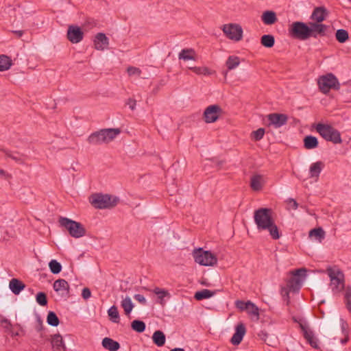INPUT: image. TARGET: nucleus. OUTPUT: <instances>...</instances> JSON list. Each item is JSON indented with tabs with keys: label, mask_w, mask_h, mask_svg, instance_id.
<instances>
[{
	"label": "nucleus",
	"mask_w": 351,
	"mask_h": 351,
	"mask_svg": "<svg viewBox=\"0 0 351 351\" xmlns=\"http://www.w3.org/2000/svg\"><path fill=\"white\" fill-rule=\"evenodd\" d=\"M263 178L261 175H254L251 178L250 186L255 191H260L263 187Z\"/></svg>",
	"instance_id": "obj_31"
},
{
	"label": "nucleus",
	"mask_w": 351,
	"mask_h": 351,
	"mask_svg": "<svg viewBox=\"0 0 351 351\" xmlns=\"http://www.w3.org/2000/svg\"><path fill=\"white\" fill-rule=\"evenodd\" d=\"M51 344L53 351L66 350V346L63 341L62 337L59 333L51 336Z\"/></svg>",
	"instance_id": "obj_21"
},
{
	"label": "nucleus",
	"mask_w": 351,
	"mask_h": 351,
	"mask_svg": "<svg viewBox=\"0 0 351 351\" xmlns=\"http://www.w3.org/2000/svg\"><path fill=\"white\" fill-rule=\"evenodd\" d=\"M258 337L269 346L276 347L278 343V337L275 335L267 333L265 330H261L258 333Z\"/></svg>",
	"instance_id": "obj_18"
},
{
	"label": "nucleus",
	"mask_w": 351,
	"mask_h": 351,
	"mask_svg": "<svg viewBox=\"0 0 351 351\" xmlns=\"http://www.w3.org/2000/svg\"><path fill=\"white\" fill-rule=\"evenodd\" d=\"M246 311H247V313L249 314L256 315L258 317L259 309H258V306H256L253 302H252V306H249V308L246 309Z\"/></svg>",
	"instance_id": "obj_50"
},
{
	"label": "nucleus",
	"mask_w": 351,
	"mask_h": 351,
	"mask_svg": "<svg viewBox=\"0 0 351 351\" xmlns=\"http://www.w3.org/2000/svg\"><path fill=\"white\" fill-rule=\"evenodd\" d=\"M9 287L15 295L19 294L25 287V285L17 278H12L10 281Z\"/></svg>",
	"instance_id": "obj_25"
},
{
	"label": "nucleus",
	"mask_w": 351,
	"mask_h": 351,
	"mask_svg": "<svg viewBox=\"0 0 351 351\" xmlns=\"http://www.w3.org/2000/svg\"><path fill=\"white\" fill-rule=\"evenodd\" d=\"M10 333H11L12 337H16V336H19V333L18 332H14L12 330V332H10Z\"/></svg>",
	"instance_id": "obj_61"
},
{
	"label": "nucleus",
	"mask_w": 351,
	"mask_h": 351,
	"mask_svg": "<svg viewBox=\"0 0 351 351\" xmlns=\"http://www.w3.org/2000/svg\"><path fill=\"white\" fill-rule=\"evenodd\" d=\"M306 269L300 268L291 271L292 276L287 282V288L283 289L282 293L285 291V294L288 295V289L293 293L298 292L302 287L306 276Z\"/></svg>",
	"instance_id": "obj_4"
},
{
	"label": "nucleus",
	"mask_w": 351,
	"mask_h": 351,
	"mask_svg": "<svg viewBox=\"0 0 351 351\" xmlns=\"http://www.w3.org/2000/svg\"><path fill=\"white\" fill-rule=\"evenodd\" d=\"M36 302L42 306H45L47 304V297L44 292H38L36 295Z\"/></svg>",
	"instance_id": "obj_46"
},
{
	"label": "nucleus",
	"mask_w": 351,
	"mask_h": 351,
	"mask_svg": "<svg viewBox=\"0 0 351 351\" xmlns=\"http://www.w3.org/2000/svg\"><path fill=\"white\" fill-rule=\"evenodd\" d=\"M131 328L136 332L141 333L145 331L146 328L145 323L139 319H134L131 323Z\"/></svg>",
	"instance_id": "obj_37"
},
{
	"label": "nucleus",
	"mask_w": 351,
	"mask_h": 351,
	"mask_svg": "<svg viewBox=\"0 0 351 351\" xmlns=\"http://www.w3.org/2000/svg\"><path fill=\"white\" fill-rule=\"evenodd\" d=\"M215 294V291L209 289H202L195 293L194 298L197 300H202L213 297Z\"/></svg>",
	"instance_id": "obj_32"
},
{
	"label": "nucleus",
	"mask_w": 351,
	"mask_h": 351,
	"mask_svg": "<svg viewBox=\"0 0 351 351\" xmlns=\"http://www.w3.org/2000/svg\"><path fill=\"white\" fill-rule=\"evenodd\" d=\"M91 296V291L90 290V289L87 288V287H85L82 289V297L84 299V300H88V298H90Z\"/></svg>",
	"instance_id": "obj_52"
},
{
	"label": "nucleus",
	"mask_w": 351,
	"mask_h": 351,
	"mask_svg": "<svg viewBox=\"0 0 351 351\" xmlns=\"http://www.w3.org/2000/svg\"><path fill=\"white\" fill-rule=\"evenodd\" d=\"M223 32L230 40L239 41L243 37V29L241 25L237 24L224 25Z\"/></svg>",
	"instance_id": "obj_11"
},
{
	"label": "nucleus",
	"mask_w": 351,
	"mask_h": 351,
	"mask_svg": "<svg viewBox=\"0 0 351 351\" xmlns=\"http://www.w3.org/2000/svg\"><path fill=\"white\" fill-rule=\"evenodd\" d=\"M344 301L348 311L351 313V288L350 287L346 289Z\"/></svg>",
	"instance_id": "obj_45"
},
{
	"label": "nucleus",
	"mask_w": 351,
	"mask_h": 351,
	"mask_svg": "<svg viewBox=\"0 0 351 351\" xmlns=\"http://www.w3.org/2000/svg\"><path fill=\"white\" fill-rule=\"evenodd\" d=\"M335 37L337 40L340 43H344L349 38V34L348 31L343 29H339L337 30L335 33Z\"/></svg>",
	"instance_id": "obj_40"
},
{
	"label": "nucleus",
	"mask_w": 351,
	"mask_h": 351,
	"mask_svg": "<svg viewBox=\"0 0 351 351\" xmlns=\"http://www.w3.org/2000/svg\"><path fill=\"white\" fill-rule=\"evenodd\" d=\"M235 306L241 311H246V309L249 308V306H252V302L251 301L244 302L242 300H237Z\"/></svg>",
	"instance_id": "obj_48"
},
{
	"label": "nucleus",
	"mask_w": 351,
	"mask_h": 351,
	"mask_svg": "<svg viewBox=\"0 0 351 351\" xmlns=\"http://www.w3.org/2000/svg\"><path fill=\"white\" fill-rule=\"evenodd\" d=\"M347 341H348V339H344L341 340V343H346Z\"/></svg>",
	"instance_id": "obj_64"
},
{
	"label": "nucleus",
	"mask_w": 351,
	"mask_h": 351,
	"mask_svg": "<svg viewBox=\"0 0 351 351\" xmlns=\"http://www.w3.org/2000/svg\"><path fill=\"white\" fill-rule=\"evenodd\" d=\"M308 27L310 29V37L317 38L318 36H324L326 34V31L328 26L321 23L310 22L308 23Z\"/></svg>",
	"instance_id": "obj_15"
},
{
	"label": "nucleus",
	"mask_w": 351,
	"mask_h": 351,
	"mask_svg": "<svg viewBox=\"0 0 351 351\" xmlns=\"http://www.w3.org/2000/svg\"><path fill=\"white\" fill-rule=\"evenodd\" d=\"M152 341L158 347H161L165 343V335L161 330H156L152 335Z\"/></svg>",
	"instance_id": "obj_29"
},
{
	"label": "nucleus",
	"mask_w": 351,
	"mask_h": 351,
	"mask_svg": "<svg viewBox=\"0 0 351 351\" xmlns=\"http://www.w3.org/2000/svg\"><path fill=\"white\" fill-rule=\"evenodd\" d=\"M170 351H185L184 349L181 348H175L173 349H171Z\"/></svg>",
	"instance_id": "obj_60"
},
{
	"label": "nucleus",
	"mask_w": 351,
	"mask_h": 351,
	"mask_svg": "<svg viewBox=\"0 0 351 351\" xmlns=\"http://www.w3.org/2000/svg\"><path fill=\"white\" fill-rule=\"evenodd\" d=\"M264 134H265V129L263 128H261L255 131H253L252 133V136L254 141H258L263 138Z\"/></svg>",
	"instance_id": "obj_49"
},
{
	"label": "nucleus",
	"mask_w": 351,
	"mask_h": 351,
	"mask_svg": "<svg viewBox=\"0 0 351 351\" xmlns=\"http://www.w3.org/2000/svg\"><path fill=\"white\" fill-rule=\"evenodd\" d=\"M14 33L18 36V37H21L23 34V31L22 30H17L14 31Z\"/></svg>",
	"instance_id": "obj_59"
},
{
	"label": "nucleus",
	"mask_w": 351,
	"mask_h": 351,
	"mask_svg": "<svg viewBox=\"0 0 351 351\" xmlns=\"http://www.w3.org/2000/svg\"><path fill=\"white\" fill-rule=\"evenodd\" d=\"M38 324L36 326V330L38 332H41L44 329V327H43V322H42V320L40 319V317L38 318Z\"/></svg>",
	"instance_id": "obj_56"
},
{
	"label": "nucleus",
	"mask_w": 351,
	"mask_h": 351,
	"mask_svg": "<svg viewBox=\"0 0 351 351\" xmlns=\"http://www.w3.org/2000/svg\"><path fill=\"white\" fill-rule=\"evenodd\" d=\"M195 51L192 49H182L179 55L178 58L179 59H182L184 60H195L194 57Z\"/></svg>",
	"instance_id": "obj_36"
},
{
	"label": "nucleus",
	"mask_w": 351,
	"mask_h": 351,
	"mask_svg": "<svg viewBox=\"0 0 351 351\" xmlns=\"http://www.w3.org/2000/svg\"><path fill=\"white\" fill-rule=\"evenodd\" d=\"M266 230H268L270 236L273 239H278L280 237V234L279 233L278 228L276 225L274 221H273L270 226L266 228Z\"/></svg>",
	"instance_id": "obj_42"
},
{
	"label": "nucleus",
	"mask_w": 351,
	"mask_h": 351,
	"mask_svg": "<svg viewBox=\"0 0 351 351\" xmlns=\"http://www.w3.org/2000/svg\"><path fill=\"white\" fill-rule=\"evenodd\" d=\"M261 19L267 25L274 24L278 20L276 13L271 10L265 11L261 16Z\"/></svg>",
	"instance_id": "obj_26"
},
{
	"label": "nucleus",
	"mask_w": 351,
	"mask_h": 351,
	"mask_svg": "<svg viewBox=\"0 0 351 351\" xmlns=\"http://www.w3.org/2000/svg\"><path fill=\"white\" fill-rule=\"evenodd\" d=\"M317 132L326 141L334 144L342 143L341 133L330 124L318 123L315 125Z\"/></svg>",
	"instance_id": "obj_3"
},
{
	"label": "nucleus",
	"mask_w": 351,
	"mask_h": 351,
	"mask_svg": "<svg viewBox=\"0 0 351 351\" xmlns=\"http://www.w3.org/2000/svg\"><path fill=\"white\" fill-rule=\"evenodd\" d=\"M245 332L246 328L245 325L243 323L238 324L235 328V332L230 339V342L234 346L240 344Z\"/></svg>",
	"instance_id": "obj_17"
},
{
	"label": "nucleus",
	"mask_w": 351,
	"mask_h": 351,
	"mask_svg": "<svg viewBox=\"0 0 351 351\" xmlns=\"http://www.w3.org/2000/svg\"><path fill=\"white\" fill-rule=\"evenodd\" d=\"M67 39L72 43H78L82 40L84 38V32L77 25L69 26L67 34Z\"/></svg>",
	"instance_id": "obj_13"
},
{
	"label": "nucleus",
	"mask_w": 351,
	"mask_h": 351,
	"mask_svg": "<svg viewBox=\"0 0 351 351\" xmlns=\"http://www.w3.org/2000/svg\"><path fill=\"white\" fill-rule=\"evenodd\" d=\"M47 322L49 325L56 327L60 324V319L53 311H49L47 316Z\"/></svg>",
	"instance_id": "obj_41"
},
{
	"label": "nucleus",
	"mask_w": 351,
	"mask_h": 351,
	"mask_svg": "<svg viewBox=\"0 0 351 351\" xmlns=\"http://www.w3.org/2000/svg\"><path fill=\"white\" fill-rule=\"evenodd\" d=\"M159 88H160V86H158L156 88H154V90H153V91H154V93H156V92L159 90Z\"/></svg>",
	"instance_id": "obj_63"
},
{
	"label": "nucleus",
	"mask_w": 351,
	"mask_h": 351,
	"mask_svg": "<svg viewBox=\"0 0 351 351\" xmlns=\"http://www.w3.org/2000/svg\"><path fill=\"white\" fill-rule=\"evenodd\" d=\"M308 24L296 21L292 23L289 29L290 36L296 39L305 40L310 38Z\"/></svg>",
	"instance_id": "obj_10"
},
{
	"label": "nucleus",
	"mask_w": 351,
	"mask_h": 351,
	"mask_svg": "<svg viewBox=\"0 0 351 351\" xmlns=\"http://www.w3.org/2000/svg\"><path fill=\"white\" fill-rule=\"evenodd\" d=\"M221 112L222 109L218 105H211L208 106L204 112L205 122L210 123L217 121Z\"/></svg>",
	"instance_id": "obj_12"
},
{
	"label": "nucleus",
	"mask_w": 351,
	"mask_h": 351,
	"mask_svg": "<svg viewBox=\"0 0 351 351\" xmlns=\"http://www.w3.org/2000/svg\"><path fill=\"white\" fill-rule=\"evenodd\" d=\"M59 223L62 227L68 230L69 234L73 238H80L86 234V229L80 222L67 217H60Z\"/></svg>",
	"instance_id": "obj_5"
},
{
	"label": "nucleus",
	"mask_w": 351,
	"mask_h": 351,
	"mask_svg": "<svg viewBox=\"0 0 351 351\" xmlns=\"http://www.w3.org/2000/svg\"><path fill=\"white\" fill-rule=\"evenodd\" d=\"M108 315L109 317V319L115 324H119L120 322V316L118 311V308L117 306L113 305L108 310Z\"/></svg>",
	"instance_id": "obj_30"
},
{
	"label": "nucleus",
	"mask_w": 351,
	"mask_h": 351,
	"mask_svg": "<svg viewBox=\"0 0 351 351\" xmlns=\"http://www.w3.org/2000/svg\"><path fill=\"white\" fill-rule=\"evenodd\" d=\"M108 38L104 33H97L94 40L95 47L97 50H104L108 46Z\"/></svg>",
	"instance_id": "obj_19"
},
{
	"label": "nucleus",
	"mask_w": 351,
	"mask_h": 351,
	"mask_svg": "<svg viewBox=\"0 0 351 351\" xmlns=\"http://www.w3.org/2000/svg\"><path fill=\"white\" fill-rule=\"evenodd\" d=\"M326 272L330 278L331 289L334 293H339L344 289V274L341 270L337 267H329Z\"/></svg>",
	"instance_id": "obj_7"
},
{
	"label": "nucleus",
	"mask_w": 351,
	"mask_h": 351,
	"mask_svg": "<svg viewBox=\"0 0 351 351\" xmlns=\"http://www.w3.org/2000/svg\"><path fill=\"white\" fill-rule=\"evenodd\" d=\"M3 327L5 329L6 331L10 332H12V325L11 323H10V325L9 324H6V325H2Z\"/></svg>",
	"instance_id": "obj_57"
},
{
	"label": "nucleus",
	"mask_w": 351,
	"mask_h": 351,
	"mask_svg": "<svg viewBox=\"0 0 351 351\" xmlns=\"http://www.w3.org/2000/svg\"><path fill=\"white\" fill-rule=\"evenodd\" d=\"M1 150L5 153L7 157L10 158L11 159H12L19 164L24 163L26 159V156L19 152H12L6 149H1Z\"/></svg>",
	"instance_id": "obj_23"
},
{
	"label": "nucleus",
	"mask_w": 351,
	"mask_h": 351,
	"mask_svg": "<svg viewBox=\"0 0 351 351\" xmlns=\"http://www.w3.org/2000/svg\"><path fill=\"white\" fill-rule=\"evenodd\" d=\"M134 298L138 301V302H140L141 304H146V299L145 298L141 295V294H135L134 295Z\"/></svg>",
	"instance_id": "obj_53"
},
{
	"label": "nucleus",
	"mask_w": 351,
	"mask_h": 351,
	"mask_svg": "<svg viewBox=\"0 0 351 351\" xmlns=\"http://www.w3.org/2000/svg\"><path fill=\"white\" fill-rule=\"evenodd\" d=\"M153 292L158 295V299L160 300L159 301V303L164 306L165 305V302H164V300L163 298L165 297H168V298H170V294L168 292V291L165 290V289H160L158 287H156L154 290H153Z\"/></svg>",
	"instance_id": "obj_39"
},
{
	"label": "nucleus",
	"mask_w": 351,
	"mask_h": 351,
	"mask_svg": "<svg viewBox=\"0 0 351 351\" xmlns=\"http://www.w3.org/2000/svg\"><path fill=\"white\" fill-rule=\"evenodd\" d=\"M10 323H11L10 322V320H8L7 318H2L1 320V325H6V324H9L10 325Z\"/></svg>",
	"instance_id": "obj_58"
},
{
	"label": "nucleus",
	"mask_w": 351,
	"mask_h": 351,
	"mask_svg": "<svg viewBox=\"0 0 351 351\" xmlns=\"http://www.w3.org/2000/svg\"><path fill=\"white\" fill-rule=\"evenodd\" d=\"M101 345L105 349L109 351H117L120 348L119 343L110 337L104 338Z\"/></svg>",
	"instance_id": "obj_24"
},
{
	"label": "nucleus",
	"mask_w": 351,
	"mask_h": 351,
	"mask_svg": "<svg viewBox=\"0 0 351 351\" xmlns=\"http://www.w3.org/2000/svg\"><path fill=\"white\" fill-rule=\"evenodd\" d=\"M195 262L204 266H214L217 263V256L210 251L199 247L193 252Z\"/></svg>",
	"instance_id": "obj_9"
},
{
	"label": "nucleus",
	"mask_w": 351,
	"mask_h": 351,
	"mask_svg": "<svg viewBox=\"0 0 351 351\" xmlns=\"http://www.w3.org/2000/svg\"><path fill=\"white\" fill-rule=\"evenodd\" d=\"M53 288L55 291L60 293L62 297H69V285L64 279L56 280L53 285Z\"/></svg>",
	"instance_id": "obj_16"
},
{
	"label": "nucleus",
	"mask_w": 351,
	"mask_h": 351,
	"mask_svg": "<svg viewBox=\"0 0 351 351\" xmlns=\"http://www.w3.org/2000/svg\"><path fill=\"white\" fill-rule=\"evenodd\" d=\"M126 104L129 106V108L134 110L136 108V101L134 99L130 98L126 102Z\"/></svg>",
	"instance_id": "obj_54"
},
{
	"label": "nucleus",
	"mask_w": 351,
	"mask_h": 351,
	"mask_svg": "<svg viewBox=\"0 0 351 351\" xmlns=\"http://www.w3.org/2000/svg\"><path fill=\"white\" fill-rule=\"evenodd\" d=\"M254 222L259 231L266 230L271 223L274 221L271 216V209L261 208L254 211Z\"/></svg>",
	"instance_id": "obj_6"
},
{
	"label": "nucleus",
	"mask_w": 351,
	"mask_h": 351,
	"mask_svg": "<svg viewBox=\"0 0 351 351\" xmlns=\"http://www.w3.org/2000/svg\"><path fill=\"white\" fill-rule=\"evenodd\" d=\"M120 133L121 130L119 128L101 129L90 134L87 138V142L92 145L108 144L112 141Z\"/></svg>",
	"instance_id": "obj_1"
},
{
	"label": "nucleus",
	"mask_w": 351,
	"mask_h": 351,
	"mask_svg": "<svg viewBox=\"0 0 351 351\" xmlns=\"http://www.w3.org/2000/svg\"><path fill=\"white\" fill-rule=\"evenodd\" d=\"M128 73L130 76L134 75H140L141 71L138 68L130 66L128 68Z\"/></svg>",
	"instance_id": "obj_51"
},
{
	"label": "nucleus",
	"mask_w": 351,
	"mask_h": 351,
	"mask_svg": "<svg viewBox=\"0 0 351 351\" xmlns=\"http://www.w3.org/2000/svg\"><path fill=\"white\" fill-rule=\"evenodd\" d=\"M269 125L279 128L287 124L288 117L285 114L271 113L267 115Z\"/></svg>",
	"instance_id": "obj_14"
},
{
	"label": "nucleus",
	"mask_w": 351,
	"mask_h": 351,
	"mask_svg": "<svg viewBox=\"0 0 351 351\" xmlns=\"http://www.w3.org/2000/svg\"><path fill=\"white\" fill-rule=\"evenodd\" d=\"M121 306L123 308L125 314L129 315L134 308V304L131 298L127 296L121 302Z\"/></svg>",
	"instance_id": "obj_33"
},
{
	"label": "nucleus",
	"mask_w": 351,
	"mask_h": 351,
	"mask_svg": "<svg viewBox=\"0 0 351 351\" xmlns=\"http://www.w3.org/2000/svg\"><path fill=\"white\" fill-rule=\"evenodd\" d=\"M189 69H191V71H193L195 73H196L197 75L202 74L204 75H207L210 74V70L208 69V68L205 67V66H203V67L193 66V67H189Z\"/></svg>",
	"instance_id": "obj_47"
},
{
	"label": "nucleus",
	"mask_w": 351,
	"mask_h": 351,
	"mask_svg": "<svg viewBox=\"0 0 351 351\" xmlns=\"http://www.w3.org/2000/svg\"><path fill=\"white\" fill-rule=\"evenodd\" d=\"M309 237H314L317 239H318L319 241H321L325 237V232L320 227L314 228V229H312L310 230Z\"/></svg>",
	"instance_id": "obj_43"
},
{
	"label": "nucleus",
	"mask_w": 351,
	"mask_h": 351,
	"mask_svg": "<svg viewBox=\"0 0 351 351\" xmlns=\"http://www.w3.org/2000/svg\"><path fill=\"white\" fill-rule=\"evenodd\" d=\"M327 14V10L324 7H317L313 10L311 19L317 23H322L325 20Z\"/></svg>",
	"instance_id": "obj_22"
},
{
	"label": "nucleus",
	"mask_w": 351,
	"mask_h": 351,
	"mask_svg": "<svg viewBox=\"0 0 351 351\" xmlns=\"http://www.w3.org/2000/svg\"><path fill=\"white\" fill-rule=\"evenodd\" d=\"M304 147L306 149H313L318 147L319 141L317 137L308 135L304 138Z\"/></svg>",
	"instance_id": "obj_27"
},
{
	"label": "nucleus",
	"mask_w": 351,
	"mask_h": 351,
	"mask_svg": "<svg viewBox=\"0 0 351 351\" xmlns=\"http://www.w3.org/2000/svg\"><path fill=\"white\" fill-rule=\"evenodd\" d=\"M89 201L93 206L97 209H110L117 205L119 198L109 194H93Z\"/></svg>",
	"instance_id": "obj_2"
},
{
	"label": "nucleus",
	"mask_w": 351,
	"mask_h": 351,
	"mask_svg": "<svg viewBox=\"0 0 351 351\" xmlns=\"http://www.w3.org/2000/svg\"><path fill=\"white\" fill-rule=\"evenodd\" d=\"M49 267L51 272L53 274H58L62 271V265L55 259H53L49 263Z\"/></svg>",
	"instance_id": "obj_44"
},
{
	"label": "nucleus",
	"mask_w": 351,
	"mask_h": 351,
	"mask_svg": "<svg viewBox=\"0 0 351 351\" xmlns=\"http://www.w3.org/2000/svg\"><path fill=\"white\" fill-rule=\"evenodd\" d=\"M289 202L291 205V207L293 210H296L298 208V204L294 199H292V198L289 199Z\"/></svg>",
	"instance_id": "obj_55"
},
{
	"label": "nucleus",
	"mask_w": 351,
	"mask_h": 351,
	"mask_svg": "<svg viewBox=\"0 0 351 351\" xmlns=\"http://www.w3.org/2000/svg\"><path fill=\"white\" fill-rule=\"evenodd\" d=\"M240 64V59L239 57L235 56H230L228 57L226 62V65L228 70H232L238 66Z\"/></svg>",
	"instance_id": "obj_38"
},
{
	"label": "nucleus",
	"mask_w": 351,
	"mask_h": 351,
	"mask_svg": "<svg viewBox=\"0 0 351 351\" xmlns=\"http://www.w3.org/2000/svg\"><path fill=\"white\" fill-rule=\"evenodd\" d=\"M261 43L265 47L271 48L275 44L274 36L271 34H265L261 38Z\"/></svg>",
	"instance_id": "obj_35"
},
{
	"label": "nucleus",
	"mask_w": 351,
	"mask_h": 351,
	"mask_svg": "<svg viewBox=\"0 0 351 351\" xmlns=\"http://www.w3.org/2000/svg\"><path fill=\"white\" fill-rule=\"evenodd\" d=\"M300 327L303 332V336L307 342L312 346L313 348H317L318 346L317 343V341L314 337V334L312 330H309L308 327L303 324H300Z\"/></svg>",
	"instance_id": "obj_20"
},
{
	"label": "nucleus",
	"mask_w": 351,
	"mask_h": 351,
	"mask_svg": "<svg viewBox=\"0 0 351 351\" xmlns=\"http://www.w3.org/2000/svg\"><path fill=\"white\" fill-rule=\"evenodd\" d=\"M324 165L322 161L311 164L309 169L310 178H318Z\"/></svg>",
	"instance_id": "obj_28"
},
{
	"label": "nucleus",
	"mask_w": 351,
	"mask_h": 351,
	"mask_svg": "<svg viewBox=\"0 0 351 351\" xmlns=\"http://www.w3.org/2000/svg\"><path fill=\"white\" fill-rule=\"evenodd\" d=\"M12 64V61L10 57L6 55L0 56V71L8 70Z\"/></svg>",
	"instance_id": "obj_34"
},
{
	"label": "nucleus",
	"mask_w": 351,
	"mask_h": 351,
	"mask_svg": "<svg viewBox=\"0 0 351 351\" xmlns=\"http://www.w3.org/2000/svg\"><path fill=\"white\" fill-rule=\"evenodd\" d=\"M317 84L320 91L324 94H327L331 89L338 90L340 88L338 79L332 73L320 76Z\"/></svg>",
	"instance_id": "obj_8"
},
{
	"label": "nucleus",
	"mask_w": 351,
	"mask_h": 351,
	"mask_svg": "<svg viewBox=\"0 0 351 351\" xmlns=\"http://www.w3.org/2000/svg\"><path fill=\"white\" fill-rule=\"evenodd\" d=\"M5 173H5V171L4 170H3V169H1V170H0V174H1V176H4L5 175Z\"/></svg>",
	"instance_id": "obj_62"
}]
</instances>
